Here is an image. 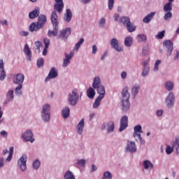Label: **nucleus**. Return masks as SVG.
<instances>
[{
	"label": "nucleus",
	"instance_id": "obj_24",
	"mask_svg": "<svg viewBox=\"0 0 179 179\" xmlns=\"http://www.w3.org/2000/svg\"><path fill=\"white\" fill-rule=\"evenodd\" d=\"M23 52L27 57V61H31V50L28 44L24 45Z\"/></svg>",
	"mask_w": 179,
	"mask_h": 179
},
{
	"label": "nucleus",
	"instance_id": "obj_54",
	"mask_svg": "<svg viewBox=\"0 0 179 179\" xmlns=\"http://www.w3.org/2000/svg\"><path fill=\"white\" fill-rule=\"evenodd\" d=\"M108 6L109 10H113V8H114V0H108Z\"/></svg>",
	"mask_w": 179,
	"mask_h": 179
},
{
	"label": "nucleus",
	"instance_id": "obj_39",
	"mask_svg": "<svg viewBox=\"0 0 179 179\" xmlns=\"http://www.w3.org/2000/svg\"><path fill=\"white\" fill-rule=\"evenodd\" d=\"M40 166H41V162H40V159H37L33 162L32 167L34 170H38V169H40Z\"/></svg>",
	"mask_w": 179,
	"mask_h": 179
},
{
	"label": "nucleus",
	"instance_id": "obj_21",
	"mask_svg": "<svg viewBox=\"0 0 179 179\" xmlns=\"http://www.w3.org/2000/svg\"><path fill=\"white\" fill-rule=\"evenodd\" d=\"M72 10L71 9L68 8L66 10V13H64L63 17V20L65 22V23H69L71 20H72Z\"/></svg>",
	"mask_w": 179,
	"mask_h": 179
},
{
	"label": "nucleus",
	"instance_id": "obj_2",
	"mask_svg": "<svg viewBox=\"0 0 179 179\" xmlns=\"http://www.w3.org/2000/svg\"><path fill=\"white\" fill-rule=\"evenodd\" d=\"M23 82H24V75L23 73H19L13 76V83L17 85L15 89V93L17 96H22V94Z\"/></svg>",
	"mask_w": 179,
	"mask_h": 179
},
{
	"label": "nucleus",
	"instance_id": "obj_32",
	"mask_svg": "<svg viewBox=\"0 0 179 179\" xmlns=\"http://www.w3.org/2000/svg\"><path fill=\"white\" fill-rule=\"evenodd\" d=\"M87 96L89 99H94V96H96V91H94V88L90 87L87 90Z\"/></svg>",
	"mask_w": 179,
	"mask_h": 179
},
{
	"label": "nucleus",
	"instance_id": "obj_30",
	"mask_svg": "<svg viewBox=\"0 0 179 179\" xmlns=\"http://www.w3.org/2000/svg\"><path fill=\"white\" fill-rule=\"evenodd\" d=\"M71 114V109L68 106H65L62 110V117H63L64 120H66L69 117Z\"/></svg>",
	"mask_w": 179,
	"mask_h": 179
},
{
	"label": "nucleus",
	"instance_id": "obj_14",
	"mask_svg": "<svg viewBox=\"0 0 179 179\" xmlns=\"http://www.w3.org/2000/svg\"><path fill=\"white\" fill-rule=\"evenodd\" d=\"M114 122L110 121L103 123L101 126V129H102V131H106V129H107V132L108 134H111L114 132Z\"/></svg>",
	"mask_w": 179,
	"mask_h": 179
},
{
	"label": "nucleus",
	"instance_id": "obj_8",
	"mask_svg": "<svg viewBox=\"0 0 179 179\" xmlns=\"http://www.w3.org/2000/svg\"><path fill=\"white\" fill-rule=\"evenodd\" d=\"M164 48L166 52V57H171L173 50H174V45L171 40H166L163 42Z\"/></svg>",
	"mask_w": 179,
	"mask_h": 179
},
{
	"label": "nucleus",
	"instance_id": "obj_26",
	"mask_svg": "<svg viewBox=\"0 0 179 179\" xmlns=\"http://www.w3.org/2000/svg\"><path fill=\"white\" fill-rule=\"evenodd\" d=\"M164 87L168 92H172V90H174V82L166 80L164 84Z\"/></svg>",
	"mask_w": 179,
	"mask_h": 179
},
{
	"label": "nucleus",
	"instance_id": "obj_33",
	"mask_svg": "<svg viewBox=\"0 0 179 179\" xmlns=\"http://www.w3.org/2000/svg\"><path fill=\"white\" fill-rule=\"evenodd\" d=\"M143 166L145 170H149V169H153V167H155V166L153 165V163H152V162L148 159L143 161Z\"/></svg>",
	"mask_w": 179,
	"mask_h": 179
},
{
	"label": "nucleus",
	"instance_id": "obj_19",
	"mask_svg": "<svg viewBox=\"0 0 179 179\" xmlns=\"http://www.w3.org/2000/svg\"><path fill=\"white\" fill-rule=\"evenodd\" d=\"M128 127V116L124 115L120 120V127L119 129V132H122L124 129Z\"/></svg>",
	"mask_w": 179,
	"mask_h": 179
},
{
	"label": "nucleus",
	"instance_id": "obj_4",
	"mask_svg": "<svg viewBox=\"0 0 179 179\" xmlns=\"http://www.w3.org/2000/svg\"><path fill=\"white\" fill-rule=\"evenodd\" d=\"M92 87L96 90L98 94H99L98 97H102L104 99V96H106V87L101 85V80L100 79V77L96 76L94 78Z\"/></svg>",
	"mask_w": 179,
	"mask_h": 179
},
{
	"label": "nucleus",
	"instance_id": "obj_38",
	"mask_svg": "<svg viewBox=\"0 0 179 179\" xmlns=\"http://www.w3.org/2000/svg\"><path fill=\"white\" fill-rule=\"evenodd\" d=\"M64 179H76L75 178V175L71 171H67L65 172V173L64 175Z\"/></svg>",
	"mask_w": 179,
	"mask_h": 179
},
{
	"label": "nucleus",
	"instance_id": "obj_61",
	"mask_svg": "<svg viewBox=\"0 0 179 179\" xmlns=\"http://www.w3.org/2000/svg\"><path fill=\"white\" fill-rule=\"evenodd\" d=\"M120 76L122 79H127V76H128V74L127 73V71H122Z\"/></svg>",
	"mask_w": 179,
	"mask_h": 179
},
{
	"label": "nucleus",
	"instance_id": "obj_10",
	"mask_svg": "<svg viewBox=\"0 0 179 179\" xmlns=\"http://www.w3.org/2000/svg\"><path fill=\"white\" fill-rule=\"evenodd\" d=\"M71 33H72V29L71 27H67L64 29H62L59 33V35H58L59 38H60V40H62L64 41H66V40L68 39V37L71 36Z\"/></svg>",
	"mask_w": 179,
	"mask_h": 179
},
{
	"label": "nucleus",
	"instance_id": "obj_57",
	"mask_svg": "<svg viewBox=\"0 0 179 179\" xmlns=\"http://www.w3.org/2000/svg\"><path fill=\"white\" fill-rule=\"evenodd\" d=\"M43 43L45 44V47L46 48H48V47L50 46V40L48 39V38H45L43 39Z\"/></svg>",
	"mask_w": 179,
	"mask_h": 179
},
{
	"label": "nucleus",
	"instance_id": "obj_12",
	"mask_svg": "<svg viewBox=\"0 0 179 179\" xmlns=\"http://www.w3.org/2000/svg\"><path fill=\"white\" fill-rule=\"evenodd\" d=\"M110 45L115 51H117V52H122V51H124V48L120 45V41L115 38L110 40Z\"/></svg>",
	"mask_w": 179,
	"mask_h": 179
},
{
	"label": "nucleus",
	"instance_id": "obj_31",
	"mask_svg": "<svg viewBox=\"0 0 179 179\" xmlns=\"http://www.w3.org/2000/svg\"><path fill=\"white\" fill-rule=\"evenodd\" d=\"M155 15H156V12H151L148 15H147L143 19V23H150L152 21V17H155Z\"/></svg>",
	"mask_w": 179,
	"mask_h": 179
},
{
	"label": "nucleus",
	"instance_id": "obj_20",
	"mask_svg": "<svg viewBox=\"0 0 179 179\" xmlns=\"http://www.w3.org/2000/svg\"><path fill=\"white\" fill-rule=\"evenodd\" d=\"M9 153L8 157L6 159V162L9 163L10 160H12V157H13V147H10L9 150L8 149L3 150L2 155L5 156V155H8Z\"/></svg>",
	"mask_w": 179,
	"mask_h": 179
},
{
	"label": "nucleus",
	"instance_id": "obj_44",
	"mask_svg": "<svg viewBox=\"0 0 179 179\" xmlns=\"http://www.w3.org/2000/svg\"><path fill=\"white\" fill-rule=\"evenodd\" d=\"M77 166H80V167H85V166H86V161L83 159H78L76 163V167Z\"/></svg>",
	"mask_w": 179,
	"mask_h": 179
},
{
	"label": "nucleus",
	"instance_id": "obj_46",
	"mask_svg": "<svg viewBox=\"0 0 179 179\" xmlns=\"http://www.w3.org/2000/svg\"><path fill=\"white\" fill-rule=\"evenodd\" d=\"M134 134L139 133V134H143V131H142V126L141 124H138L134 127Z\"/></svg>",
	"mask_w": 179,
	"mask_h": 179
},
{
	"label": "nucleus",
	"instance_id": "obj_63",
	"mask_svg": "<svg viewBox=\"0 0 179 179\" xmlns=\"http://www.w3.org/2000/svg\"><path fill=\"white\" fill-rule=\"evenodd\" d=\"M97 52V45H92V54H96Z\"/></svg>",
	"mask_w": 179,
	"mask_h": 179
},
{
	"label": "nucleus",
	"instance_id": "obj_13",
	"mask_svg": "<svg viewBox=\"0 0 179 179\" xmlns=\"http://www.w3.org/2000/svg\"><path fill=\"white\" fill-rule=\"evenodd\" d=\"M142 65H143V71L141 73V76L143 78H146L148 75H149V72H150V66L149 65V59L143 62Z\"/></svg>",
	"mask_w": 179,
	"mask_h": 179
},
{
	"label": "nucleus",
	"instance_id": "obj_15",
	"mask_svg": "<svg viewBox=\"0 0 179 179\" xmlns=\"http://www.w3.org/2000/svg\"><path fill=\"white\" fill-rule=\"evenodd\" d=\"M125 150L129 153H136L137 148L135 141H127Z\"/></svg>",
	"mask_w": 179,
	"mask_h": 179
},
{
	"label": "nucleus",
	"instance_id": "obj_58",
	"mask_svg": "<svg viewBox=\"0 0 179 179\" xmlns=\"http://www.w3.org/2000/svg\"><path fill=\"white\" fill-rule=\"evenodd\" d=\"M73 55H75V52L71 51L70 54L65 53V57H69L70 59H72L73 58Z\"/></svg>",
	"mask_w": 179,
	"mask_h": 179
},
{
	"label": "nucleus",
	"instance_id": "obj_22",
	"mask_svg": "<svg viewBox=\"0 0 179 179\" xmlns=\"http://www.w3.org/2000/svg\"><path fill=\"white\" fill-rule=\"evenodd\" d=\"M6 78V72L3 66V59H0V80L3 81Z\"/></svg>",
	"mask_w": 179,
	"mask_h": 179
},
{
	"label": "nucleus",
	"instance_id": "obj_1",
	"mask_svg": "<svg viewBox=\"0 0 179 179\" xmlns=\"http://www.w3.org/2000/svg\"><path fill=\"white\" fill-rule=\"evenodd\" d=\"M121 94L120 110H122V113H128L131 109V102H129L131 94L128 92V87H124L122 90Z\"/></svg>",
	"mask_w": 179,
	"mask_h": 179
},
{
	"label": "nucleus",
	"instance_id": "obj_36",
	"mask_svg": "<svg viewBox=\"0 0 179 179\" xmlns=\"http://www.w3.org/2000/svg\"><path fill=\"white\" fill-rule=\"evenodd\" d=\"M133 43H134V38H132L131 36H127L125 38L124 45L126 47H131Z\"/></svg>",
	"mask_w": 179,
	"mask_h": 179
},
{
	"label": "nucleus",
	"instance_id": "obj_55",
	"mask_svg": "<svg viewBox=\"0 0 179 179\" xmlns=\"http://www.w3.org/2000/svg\"><path fill=\"white\" fill-rule=\"evenodd\" d=\"M43 65H44V59L40 58L37 61V66H38V68H41V66H43Z\"/></svg>",
	"mask_w": 179,
	"mask_h": 179
},
{
	"label": "nucleus",
	"instance_id": "obj_43",
	"mask_svg": "<svg viewBox=\"0 0 179 179\" xmlns=\"http://www.w3.org/2000/svg\"><path fill=\"white\" fill-rule=\"evenodd\" d=\"M130 22L131 20H129V17H122L120 19V22L122 23L124 26H127Z\"/></svg>",
	"mask_w": 179,
	"mask_h": 179
},
{
	"label": "nucleus",
	"instance_id": "obj_17",
	"mask_svg": "<svg viewBox=\"0 0 179 179\" xmlns=\"http://www.w3.org/2000/svg\"><path fill=\"white\" fill-rule=\"evenodd\" d=\"M55 3H54V10H57L58 13H62L64 10V0H55Z\"/></svg>",
	"mask_w": 179,
	"mask_h": 179
},
{
	"label": "nucleus",
	"instance_id": "obj_28",
	"mask_svg": "<svg viewBox=\"0 0 179 179\" xmlns=\"http://www.w3.org/2000/svg\"><path fill=\"white\" fill-rule=\"evenodd\" d=\"M40 15V8L38 7H36L34 10H32L29 14V19H36V17H38Z\"/></svg>",
	"mask_w": 179,
	"mask_h": 179
},
{
	"label": "nucleus",
	"instance_id": "obj_3",
	"mask_svg": "<svg viewBox=\"0 0 179 179\" xmlns=\"http://www.w3.org/2000/svg\"><path fill=\"white\" fill-rule=\"evenodd\" d=\"M47 23V16L45 15H40L38 17L37 22H32L29 25V31H38L40 29H43Z\"/></svg>",
	"mask_w": 179,
	"mask_h": 179
},
{
	"label": "nucleus",
	"instance_id": "obj_51",
	"mask_svg": "<svg viewBox=\"0 0 179 179\" xmlns=\"http://www.w3.org/2000/svg\"><path fill=\"white\" fill-rule=\"evenodd\" d=\"M171 17H173V13L171 11H168L164 16V20H170Z\"/></svg>",
	"mask_w": 179,
	"mask_h": 179
},
{
	"label": "nucleus",
	"instance_id": "obj_45",
	"mask_svg": "<svg viewBox=\"0 0 179 179\" xmlns=\"http://www.w3.org/2000/svg\"><path fill=\"white\" fill-rule=\"evenodd\" d=\"M149 51H150L149 45H144L142 49V55L145 57L149 54Z\"/></svg>",
	"mask_w": 179,
	"mask_h": 179
},
{
	"label": "nucleus",
	"instance_id": "obj_60",
	"mask_svg": "<svg viewBox=\"0 0 179 179\" xmlns=\"http://www.w3.org/2000/svg\"><path fill=\"white\" fill-rule=\"evenodd\" d=\"M104 24H106V19L101 18L99 21V26L101 27H104Z\"/></svg>",
	"mask_w": 179,
	"mask_h": 179
},
{
	"label": "nucleus",
	"instance_id": "obj_37",
	"mask_svg": "<svg viewBox=\"0 0 179 179\" xmlns=\"http://www.w3.org/2000/svg\"><path fill=\"white\" fill-rule=\"evenodd\" d=\"M103 99L104 98L101 96H97L93 104V108H99V107H100V104H101V100H103Z\"/></svg>",
	"mask_w": 179,
	"mask_h": 179
},
{
	"label": "nucleus",
	"instance_id": "obj_52",
	"mask_svg": "<svg viewBox=\"0 0 179 179\" xmlns=\"http://www.w3.org/2000/svg\"><path fill=\"white\" fill-rule=\"evenodd\" d=\"M164 34H166L165 30L162 31H159L157 35H156V38H159V40H162V38L164 37Z\"/></svg>",
	"mask_w": 179,
	"mask_h": 179
},
{
	"label": "nucleus",
	"instance_id": "obj_41",
	"mask_svg": "<svg viewBox=\"0 0 179 179\" xmlns=\"http://www.w3.org/2000/svg\"><path fill=\"white\" fill-rule=\"evenodd\" d=\"M164 12H171L173 10V3H167L164 6Z\"/></svg>",
	"mask_w": 179,
	"mask_h": 179
},
{
	"label": "nucleus",
	"instance_id": "obj_16",
	"mask_svg": "<svg viewBox=\"0 0 179 179\" xmlns=\"http://www.w3.org/2000/svg\"><path fill=\"white\" fill-rule=\"evenodd\" d=\"M15 99V91L13 90H9L6 94V100L3 101V104H9L11 101H13Z\"/></svg>",
	"mask_w": 179,
	"mask_h": 179
},
{
	"label": "nucleus",
	"instance_id": "obj_9",
	"mask_svg": "<svg viewBox=\"0 0 179 179\" xmlns=\"http://www.w3.org/2000/svg\"><path fill=\"white\" fill-rule=\"evenodd\" d=\"M34 136V134L31 129H28L21 134V138H22L24 142H30L31 143H33L34 141H36V139L33 138Z\"/></svg>",
	"mask_w": 179,
	"mask_h": 179
},
{
	"label": "nucleus",
	"instance_id": "obj_40",
	"mask_svg": "<svg viewBox=\"0 0 179 179\" xmlns=\"http://www.w3.org/2000/svg\"><path fill=\"white\" fill-rule=\"evenodd\" d=\"M126 27L129 33H132L136 30V27L134 24L131 23V22L126 26Z\"/></svg>",
	"mask_w": 179,
	"mask_h": 179
},
{
	"label": "nucleus",
	"instance_id": "obj_18",
	"mask_svg": "<svg viewBox=\"0 0 179 179\" xmlns=\"http://www.w3.org/2000/svg\"><path fill=\"white\" fill-rule=\"evenodd\" d=\"M55 78H58V70H57V68L52 67L46 77L45 82H48L50 79H55Z\"/></svg>",
	"mask_w": 179,
	"mask_h": 179
},
{
	"label": "nucleus",
	"instance_id": "obj_64",
	"mask_svg": "<svg viewBox=\"0 0 179 179\" xmlns=\"http://www.w3.org/2000/svg\"><path fill=\"white\" fill-rule=\"evenodd\" d=\"M134 138H136V136L138 138V139L142 138V136L141 135V133H134L133 134Z\"/></svg>",
	"mask_w": 179,
	"mask_h": 179
},
{
	"label": "nucleus",
	"instance_id": "obj_29",
	"mask_svg": "<svg viewBox=\"0 0 179 179\" xmlns=\"http://www.w3.org/2000/svg\"><path fill=\"white\" fill-rule=\"evenodd\" d=\"M83 128H85V119H82L77 124V133L78 135L83 134Z\"/></svg>",
	"mask_w": 179,
	"mask_h": 179
},
{
	"label": "nucleus",
	"instance_id": "obj_35",
	"mask_svg": "<svg viewBox=\"0 0 179 179\" xmlns=\"http://www.w3.org/2000/svg\"><path fill=\"white\" fill-rule=\"evenodd\" d=\"M138 43H146L148 37L145 34H138L136 36Z\"/></svg>",
	"mask_w": 179,
	"mask_h": 179
},
{
	"label": "nucleus",
	"instance_id": "obj_6",
	"mask_svg": "<svg viewBox=\"0 0 179 179\" xmlns=\"http://www.w3.org/2000/svg\"><path fill=\"white\" fill-rule=\"evenodd\" d=\"M79 101V94H78V90H73L71 93L69 94L68 102L70 106L73 107L78 104Z\"/></svg>",
	"mask_w": 179,
	"mask_h": 179
},
{
	"label": "nucleus",
	"instance_id": "obj_49",
	"mask_svg": "<svg viewBox=\"0 0 179 179\" xmlns=\"http://www.w3.org/2000/svg\"><path fill=\"white\" fill-rule=\"evenodd\" d=\"M35 45L36 47V51L37 52L38 54H40V48H43V44L40 41H36L35 42Z\"/></svg>",
	"mask_w": 179,
	"mask_h": 179
},
{
	"label": "nucleus",
	"instance_id": "obj_25",
	"mask_svg": "<svg viewBox=\"0 0 179 179\" xmlns=\"http://www.w3.org/2000/svg\"><path fill=\"white\" fill-rule=\"evenodd\" d=\"M52 26H58V14H57V10L52 11L50 17Z\"/></svg>",
	"mask_w": 179,
	"mask_h": 179
},
{
	"label": "nucleus",
	"instance_id": "obj_7",
	"mask_svg": "<svg viewBox=\"0 0 179 179\" xmlns=\"http://www.w3.org/2000/svg\"><path fill=\"white\" fill-rule=\"evenodd\" d=\"M176 103V96L174 92H170L165 98V104L168 108H173Z\"/></svg>",
	"mask_w": 179,
	"mask_h": 179
},
{
	"label": "nucleus",
	"instance_id": "obj_50",
	"mask_svg": "<svg viewBox=\"0 0 179 179\" xmlns=\"http://www.w3.org/2000/svg\"><path fill=\"white\" fill-rule=\"evenodd\" d=\"M71 64V59L68 57H65L63 60V67L66 68Z\"/></svg>",
	"mask_w": 179,
	"mask_h": 179
},
{
	"label": "nucleus",
	"instance_id": "obj_47",
	"mask_svg": "<svg viewBox=\"0 0 179 179\" xmlns=\"http://www.w3.org/2000/svg\"><path fill=\"white\" fill-rule=\"evenodd\" d=\"M83 43H85V39L83 38H81L75 45V49L76 50V51L79 50V48H80V45H82Z\"/></svg>",
	"mask_w": 179,
	"mask_h": 179
},
{
	"label": "nucleus",
	"instance_id": "obj_42",
	"mask_svg": "<svg viewBox=\"0 0 179 179\" xmlns=\"http://www.w3.org/2000/svg\"><path fill=\"white\" fill-rule=\"evenodd\" d=\"M102 178L105 179H113V173L110 171H106L103 172Z\"/></svg>",
	"mask_w": 179,
	"mask_h": 179
},
{
	"label": "nucleus",
	"instance_id": "obj_56",
	"mask_svg": "<svg viewBox=\"0 0 179 179\" xmlns=\"http://www.w3.org/2000/svg\"><path fill=\"white\" fill-rule=\"evenodd\" d=\"M174 61H178L179 59V51L178 50H174Z\"/></svg>",
	"mask_w": 179,
	"mask_h": 179
},
{
	"label": "nucleus",
	"instance_id": "obj_59",
	"mask_svg": "<svg viewBox=\"0 0 179 179\" xmlns=\"http://www.w3.org/2000/svg\"><path fill=\"white\" fill-rule=\"evenodd\" d=\"M0 135L2 136V138H8V133L5 130L0 131Z\"/></svg>",
	"mask_w": 179,
	"mask_h": 179
},
{
	"label": "nucleus",
	"instance_id": "obj_5",
	"mask_svg": "<svg viewBox=\"0 0 179 179\" xmlns=\"http://www.w3.org/2000/svg\"><path fill=\"white\" fill-rule=\"evenodd\" d=\"M41 117L43 122H48L51 120V105L45 103L42 106Z\"/></svg>",
	"mask_w": 179,
	"mask_h": 179
},
{
	"label": "nucleus",
	"instance_id": "obj_62",
	"mask_svg": "<svg viewBox=\"0 0 179 179\" xmlns=\"http://www.w3.org/2000/svg\"><path fill=\"white\" fill-rule=\"evenodd\" d=\"M20 34L22 37H27V36H29V32L25 31H22L20 32Z\"/></svg>",
	"mask_w": 179,
	"mask_h": 179
},
{
	"label": "nucleus",
	"instance_id": "obj_27",
	"mask_svg": "<svg viewBox=\"0 0 179 179\" xmlns=\"http://www.w3.org/2000/svg\"><path fill=\"white\" fill-rule=\"evenodd\" d=\"M52 27H53L52 31H51L50 29L48 30V37H52V36L54 37H57V36H58V30L59 28L57 25H52Z\"/></svg>",
	"mask_w": 179,
	"mask_h": 179
},
{
	"label": "nucleus",
	"instance_id": "obj_48",
	"mask_svg": "<svg viewBox=\"0 0 179 179\" xmlns=\"http://www.w3.org/2000/svg\"><path fill=\"white\" fill-rule=\"evenodd\" d=\"M162 64V60L157 59L155 61L153 71L154 72H157L159 71V66Z\"/></svg>",
	"mask_w": 179,
	"mask_h": 179
},
{
	"label": "nucleus",
	"instance_id": "obj_23",
	"mask_svg": "<svg viewBox=\"0 0 179 179\" xmlns=\"http://www.w3.org/2000/svg\"><path fill=\"white\" fill-rule=\"evenodd\" d=\"M141 90V85L138 83L134 84L131 87V96L135 99Z\"/></svg>",
	"mask_w": 179,
	"mask_h": 179
},
{
	"label": "nucleus",
	"instance_id": "obj_34",
	"mask_svg": "<svg viewBox=\"0 0 179 179\" xmlns=\"http://www.w3.org/2000/svg\"><path fill=\"white\" fill-rule=\"evenodd\" d=\"M172 148L176 151V155H179V139L176 138L175 141L172 143Z\"/></svg>",
	"mask_w": 179,
	"mask_h": 179
},
{
	"label": "nucleus",
	"instance_id": "obj_53",
	"mask_svg": "<svg viewBox=\"0 0 179 179\" xmlns=\"http://www.w3.org/2000/svg\"><path fill=\"white\" fill-rule=\"evenodd\" d=\"M173 152H174V149H173V147L171 148L170 145H167L166 148V155H171Z\"/></svg>",
	"mask_w": 179,
	"mask_h": 179
},
{
	"label": "nucleus",
	"instance_id": "obj_11",
	"mask_svg": "<svg viewBox=\"0 0 179 179\" xmlns=\"http://www.w3.org/2000/svg\"><path fill=\"white\" fill-rule=\"evenodd\" d=\"M26 163H27V156L23 155L17 161V166L22 172L26 171V169H27Z\"/></svg>",
	"mask_w": 179,
	"mask_h": 179
}]
</instances>
